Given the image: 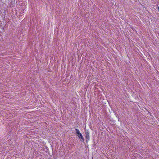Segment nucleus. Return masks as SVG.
Here are the masks:
<instances>
[{
    "instance_id": "nucleus-1",
    "label": "nucleus",
    "mask_w": 159,
    "mask_h": 159,
    "mask_svg": "<svg viewBox=\"0 0 159 159\" xmlns=\"http://www.w3.org/2000/svg\"><path fill=\"white\" fill-rule=\"evenodd\" d=\"M75 130L78 137L79 139H80V141L83 142L84 141V138L83 137L81 134L80 133V131L78 129H75Z\"/></svg>"
},
{
    "instance_id": "nucleus-2",
    "label": "nucleus",
    "mask_w": 159,
    "mask_h": 159,
    "mask_svg": "<svg viewBox=\"0 0 159 159\" xmlns=\"http://www.w3.org/2000/svg\"><path fill=\"white\" fill-rule=\"evenodd\" d=\"M89 133L88 131H86L85 132V137L88 140H89Z\"/></svg>"
}]
</instances>
